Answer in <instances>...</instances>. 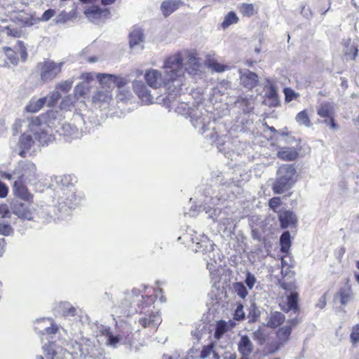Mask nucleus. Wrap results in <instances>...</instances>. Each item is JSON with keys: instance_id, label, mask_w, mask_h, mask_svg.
<instances>
[{"instance_id": "f257e3e1", "label": "nucleus", "mask_w": 359, "mask_h": 359, "mask_svg": "<svg viewBox=\"0 0 359 359\" xmlns=\"http://www.w3.org/2000/svg\"><path fill=\"white\" fill-rule=\"evenodd\" d=\"M299 320L297 318L288 319L286 321L285 316L280 311H273L269 315L266 326L271 329H276V341L267 346L269 353L277 351L291 339L293 330L297 326Z\"/></svg>"}, {"instance_id": "f03ea898", "label": "nucleus", "mask_w": 359, "mask_h": 359, "mask_svg": "<svg viewBox=\"0 0 359 359\" xmlns=\"http://www.w3.org/2000/svg\"><path fill=\"white\" fill-rule=\"evenodd\" d=\"M185 60V70L192 75H196L201 67V59L196 52L184 50L170 55L165 60V67L169 70V75L180 79L182 83L184 71L183 61Z\"/></svg>"}, {"instance_id": "7ed1b4c3", "label": "nucleus", "mask_w": 359, "mask_h": 359, "mask_svg": "<svg viewBox=\"0 0 359 359\" xmlns=\"http://www.w3.org/2000/svg\"><path fill=\"white\" fill-rule=\"evenodd\" d=\"M163 68L165 69V77L163 79L160 71L154 69L147 70L144 74V80L147 85L154 89H158L164 87L169 93H179L181 90L182 83L180 79H177L170 76L168 74L170 69H168L163 64Z\"/></svg>"}, {"instance_id": "20e7f679", "label": "nucleus", "mask_w": 359, "mask_h": 359, "mask_svg": "<svg viewBox=\"0 0 359 359\" xmlns=\"http://www.w3.org/2000/svg\"><path fill=\"white\" fill-rule=\"evenodd\" d=\"M62 63H57L50 60L40 62L36 65V69L43 83L51 81L60 74Z\"/></svg>"}, {"instance_id": "39448f33", "label": "nucleus", "mask_w": 359, "mask_h": 359, "mask_svg": "<svg viewBox=\"0 0 359 359\" xmlns=\"http://www.w3.org/2000/svg\"><path fill=\"white\" fill-rule=\"evenodd\" d=\"M317 114L322 118L323 123L329 126L331 129H337L338 124L335 121V108L333 103L323 102L318 106Z\"/></svg>"}, {"instance_id": "423d86ee", "label": "nucleus", "mask_w": 359, "mask_h": 359, "mask_svg": "<svg viewBox=\"0 0 359 359\" xmlns=\"http://www.w3.org/2000/svg\"><path fill=\"white\" fill-rule=\"evenodd\" d=\"M97 79L101 87L104 90H110V92L116 86L121 88L126 83V81L123 79L118 81V78L114 74L99 73L97 74Z\"/></svg>"}, {"instance_id": "0eeeda50", "label": "nucleus", "mask_w": 359, "mask_h": 359, "mask_svg": "<svg viewBox=\"0 0 359 359\" xmlns=\"http://www.w3.org/2000/svg\"><path fill=\"white\" fill-rule=\"evenodd\" d=\"M133 89L141 102L144 104H151L154 102V97L147 86L142 81H134L132 83Z\"/></svg>"}, {"instance_id": "6e6552de", "label": "nucleus", "mask_w": 359, "mask_h": 359, "mask_svg": "<svg viewBox=\"0 0 359 359\" xmlns=\"http://www.w3.org/2000/svg\"><path fill=\"white\" fill-rule=\"evenodd\" d=\"M14 195L31 204L33 203L34 196L32 194L25 184L23 176H20L15 181L13 187Z\"/></svg>"}, {"instance_id": "1a4fd4ad", "label": "nucleus", "mask_w": 359, "mask_h": 359, "mask_svg": "<svg viewBox=\"0 0 359 359\" xmlns=\"http://www.w3.org/2000/svg\"><path fill=\"white\" fill-rule=\"evenodd\" d=\"M296 142V147H280L277 152V156L285 161H293L297 159L302 150L301 140H297Z\"/></svg>"}, {"instance_id": "9d476101", "label": "nucleus", "mask_w": 359, "mask_h": 359, "mask_svg": "<svg viewBox=\"0 0 359 359\" xmlns=\"http://www.w3.org/2000/svg\"><path fill=\"white\" fill-rule=\"evenodd\" d=\"M299 301V293L297 292H292L287 296L285 303L280 304V307L285 313L292 311L296 314H299L300 312Z\"/></svg>"}, {"instance_id": "9b49d317", "label": "nucleus", "mask_w": 359, "mask_h": 359, "mask_svg": "<svg viewBox=\"0 0 359 359\" xmlns=\"http://www.w3.org/2000/svg\"><path fill=\"white\" fill-rule=\"evenodd\" d=\"M12 212L19 218L27 220L33 219V211L28 205L19 201H14L11 204Z\"/></svg>"}, {"instance_id": "f8f14e48", "label": "nucleus", "mask_w": 359, "mask_h": 359, "mask_svg": "<svg viewBox=\"0 0 359 359\" xmlns=\"http://www.w3.org/2000/svg\"><path fill=\"white\" fill-rule=\"evenodd\" d=\"M277 177L295 184L297 180L295 167L292 164L282 165L277 171Z\"/></svg>"}, {"instance_id": "ddd939ff", "label": "nucleus", "mask_w": 359, "mask_h": 359, "mask_svg": "<svg viewBox=\"0 0 359 359\" xmlns=\"http://www.w3.org/2000/svg\"><path fill=\"white\" fill-rule=\"evenodd\" d=\"M161 321L158 312H151L149 315L140 318L138 322L143 328H151L156 330Z\"/></svg>"}, {"instance_id": "4468645a", "label": "nucleus", "mask_w": 359, "mask_h": 359, "mask_svg": "<svg viewBox=\"0 0 359 359\" xmlns=\"http://www.w3.org/2000/svg\"><path fill=\"white\" fill-rule=\"evenodd\" d=\"M241 85L249 90L257 87L259 84V77L257 74L251 71H247L240 76Z\"/></svg>"}, {"instance_id": "2eb2a0df", "label": "nucleus", "mask_w": 359, "mask_h": 359, "mask_svg": "<svg viewBox=\"0 0 359 359\" xmlns=\"http://www.w3.org/2000/svg\"><path fill=\"white\" fill-rule=\"evenodd\" d=\"M254 345L247 335L241 336L238 343V351L243 356H250L253 352Z\"/></svg>"}, {"instance_id": "dca6fc26", "label": "nucleus", "mask_w": 359, "mask_h": 359, "mask_svg": "<svg viewBox=\"0 0 359 359\" xmlns=\"http://www.w3.org/2000/svg\"><path fill=\"white\" fill-rule=\"evenodd\" d=\"M183 5L180 0H165L161 5V10L165 17L169 16Z\"/></svg>"}, {"instance_id": "f3484780", "label": "nucleus", "mask_w": 359, "mask_h": 359, "mask_svg": "<svg viewBox=\"0 0 359 359\" xmlns=\"http://www.w3.org/2000/svg\"><path fill=\"white\" fill-rule=\"evenodd\" d=\"M278 219L282 228H287L289 226L297 223L296 215L290 210H284L279 213Z\"/></svg>"}, {"instance_id": "a211bd4d", "label": "nucleus", "mask_w": 359, "mask_h": 359, "mask_svg": "<svg viewBox=\"0 0 359 359\" xmlns=\"http://www.w3.org/2000/svg\"><path fill=\"white\" fill-rule=\"evenodd\" d=\"M294 184V183L277 177L272 185V190L275 194H281L290 190Z\"/></svg>"}, {"instance_id": "6ab92c4d", "label": "nucleus", "mask_w": 359, "mask_h": 359, "mask_svg": "<svg viewBox=\"0 0 359 359\" xmlns=\"http://www.w3.org/2000/svg\"><path fill=\"white\" fill-rule=\"evenodd\" d=\"M84 14L88 18H100L102 15L108 16L110 14L109 9H102L97 6H93L84 11Z\"/></svg>"}, {"instance_id": "aec40b11", "label": "nucleus", "mask_w": 359, "mask_h": 359, "mask_svg": "<svg viewBox=\"0 0 359 359\" xmlns=\"http://www.w3.org/2000/svg\"><path fill=\"white\" fill-rule=\"evenodd\" d=\"M46 102V97H41L37 100H31L28 104L26 106L25 109L28 112L36 113L45 105Z\"/></svg>"}, {"instance_id": "412c9836", "label": "nucleus", "mask_w": 359, "mask_h": 359, "mask_svg": "<svg viewBox=\"0 0 359 359\" xmlns=\"http://www.w3.org/2000/svg\"><path fill=\"white\" fill-rule=\"evenodd\" d=\"M112 99L111 92L109 90H98L93 96V103L107 102Z\"/></svg>"}, {"instance_id": "4be33fe9", "label": "nucleus", "mask_w": 359, "mask_h": 359, "mask_svg": "<svg viewBox=\"0 0 359 359\" xmlns=\"http://www.w3.org/2000/svg\"><path fill=\"white\" fill-rule=\"evenodd\" d=\"M358 46L349 41L346 43L344 56L346 60H355L358 55Z\"/></svg>"}, {"instance_id": "5701e85b", "label": "nucleus", "mask_w": 359, "mask_h": 359, "mask_svg": "<svg viewBox=\"0 0 359 359\" xmlns=\"http://www.w3.org/2000/svg\"><path fill=\"white\" fill-rule=\"evenodd\" d=\"M205 65L208 68L211 69L212 71L216 72H224V71L229 69L227 65L221 64L215 60L214 58H208L205 61Z\"/></svg>"}, {"instance_id": "b1692460", "label": "nucleus", "mask_w": 359, "mask_h": 359, "mask_svg": "<svg viewBox=\"0 0 359 359\" xmlns=\"http://www.w3.org/2000/svg\"><path fill=\"white\" fill-rule=\"evenodd\" d=\"M280 251L287 253L291 247V236L289 231H285L280 238Z\"/></svg>"}, {"instance_id": "393cba45", "label": "nucleus", "mask_w": 359, "mask_h": 359, "mask_svg": "<svg viewBox=\"0 0 359 359\" xmlns=\"http://www.w3.org/2000/svg\"><path fill=\"white\" fill-rule=\"evenodd\" d=\"M252 337L257 344L262 346L266 343L269 338V334L263 327H259V328L252 333Z\"/></svg>"}, {"instance_id": "a878e982", "label": "nucleus", "mask_w": 359, "mask_h": 359, "mask_svg": "<svg viewBox=\"0 0 359 359\" xmlns=\"http://www.w3.org/2000/svg\"><path fill=\"white\" fill-rule=\"evenodd\" d=\"M295 120L299 125H304L308 128L312 126L310 117L306 109H304L299 111L296 115Z\"/></svg>"}, {"instance_id": "bb28decb", "label": "nucleus", "mask_w": 359, "mask_h": 359, "mask_svg": "<svg viewBox=\"0 0 359 359\" xmlns=\"http://www.w3.org/2000/svg\"><path fill=\"white\" fill-rule=\"evenodd\" d=\"M34 143V141L31 135L23 133L20 135L19 140V147L20 149H30Z\"/></svg>"}, {"instance_id": "cd10ccee", "label": "nucleus", "mask_w": 359, "mask_h": 359, "mask_svg": "<svg viewBox=\"0 0 359 359\" xmlns=\"http://www.w3.org/2000/svg\"><path fill=\"white\" fill-rule=\"evenodd\" d=\"M144 35L140 29H134L129 35V43L130 46H134L139 44L143 41Z\"/></svg>"}, {"instance_id": "c85d7f7f", "label": "nucleus", "mask_w": 359, "mask_h": 359, "mask_svg": "<svg viewBox=\"0 0 359 359\" xmlns=\"http://www.w3.org/2000/svg\"><path fill=\"white\" fill-rule=\"evenodd\" d=\"M238 11L243 17L248 18L252 16L257 13L253 4L246 3H243L239 6Z\"/></svg>"}, {"instance_id": "c756f323", "label": "nucleus", "mask_w": 359, "mask_h": 359, "mask_svg": "<svg viewBox=\"0 0 359 359\" xmlns=\"http://www.w3.org/2000/svg\"><path fill=\"white\" fill-rule=\"evenodd\" d=\"M339 296L340 302L342 305H345L349 301L351 297V287L348 285L346 287H341L338 292Z\"/></svg>"}, {"instance_id": "7c9ffc66", "label": "nucleus", "mask_w": 359, "mask_h": 359, "mask_svg": "<svg viewBox=\"0 0 359 359\" xmlns=\"http://www.w3.org/2000/svg\"><path fill=\"white\" fill-rule=\"evenodd\" d=\"M266 98L271 101L270 106L277 107L279 105V99L277 90L274 86H271L269 93L266 95Z\"/></svg>"}, {"instance_id": "2f4dec72", "label": "nucleus", "mask_w": 359, "mask_h": 359, "mask_svg": "<svg viewBox=\"0 0 359 359\" xmlns=\"http://www.w3.org/2000/svg\"><path fill=\"white\" fill-rule=\"evenodd\" d=\"M3 50L9 62L13 65H17L19 62L17 53L10 47H4Z\"/></svg>"}, {"instance_id": "473e14b6", "label": "nucleus", "mask_w": 359, "mask_h": 359, "mask_svg": "<svg viewBox=\"0 0 359 359\" xmlns=\"http://www.w3.org/2000/svg\"><path fill=\"white\" fill-rule=\"evenodd\" d=\"M238 18L233 11H231L225 16L224 20L222 24L223 28H226L232 24L237 23Z\"/></svg>"}, {"instance_id": "72a5a7b5", "label": "nucleus", "mask_w": 359, "mask_h": 359, "mask_svg": "<svg viewBox=\"0 0 359 359\" xmlns=\"http://www.w3.org/2000/svg\"><path fill=\"white\" fill-rule=\"evenodd\" d=\"M227 330V323L224 320H219L216 325L215 337L216 339H219Z\"/></svg>"}, {"instance_id": "f704fd0d", "label": "nucleus", "mask_w": 359, "mask_h": 359, "mask_svg": "<svg viewBox=\"0 0 359 359\" xmlns=\"http://www.w3.org/2000/svg\"><path fill=\"white\" fill-rule=\"evenodd\" d=\"M62 306V315L65 317L74 316L76 314V309L68 303H64Z\"/></svg>"}, {"instance_id": "c9c22d12", "label": "nucleus", "mask_w": 359, "mask_h": 359, "mask_svg": "<svg viewBox=\"0 0 359 359\" xmlns=\"http://www.w3.org/2000/svg\"><path fill=\"white\" fill-rule=\"evenodd\" d=\"M20 20L26 26H32L40 22L39 18H36L34 14H27Z\"/></svg>"}, {"instance_id": "e433bc0d", "label": "nucleus", "mask_w": 359, "mask_h": 359, "mask_svg": "<svg viewBox=\"0 0 359 359\" xmlns=\"http://www.w3.org/2000/svg\"><path fill=\"white\" fill-rule=\"evenodd\" d=\"M102 334L108 337L107 344L110 346H115L120 340L118 336H114L109 329H104L102 330Z\"/></svg>"}, {"instance_id": "4c0bfd02", "label": "nucleus", "mask_w": 359, "mask_h": 359, "mask_svg": "<svg viewBox=\"0 0 359 359\" xmlns=\"http://www.w3.org/2000/svg\"><path fill=\"white\" fill-rule=\"evenodd\" d=\"M285 94V100L286 102H290L293 100L298 97L299 94L295 93L294 90L290 88H285L283 90Z\"/></svg>"}, {"instance_id": "58836bf2", "label": "nucleus", "mask_w": 359, "mask_h": 359, "mask_svg": "<svg viewBox=\"0 0 359 359\" xmlns=\"http://www.w3.org/2000/svg\"><path fill=\"white\" fill-rule=\"evenodd\" d=\"M46 356L48 359H53L56 355L57 352L54 348V343H49L46 344L43 347Z\"/></svg>"}, {"instance_id": "ea45409f", "label": "nucleus", "mask_w": 359, "mask_h": 359, "mask_svg": "<svg viewBox=\"0 0 359 359\" xmlns=\"http://www.w3.org/2000/svg\"><path fill=\"white\" fill-rule=\"evenodd\" d=\"M351 341L353 345H356L359 342V325L357 324L352 327L350 334Z\"/></svg>"}, {"instance_id": "a19ab883", "label": "nucleus", "mask_w": 359, "mask_h": 359, "mask_svg": "<svg viewBox=\"0 0 359 359\" xmlns=\"http://www.w3.org/2000/svg\"><path fill=\"white\" fill-rule=\"evenodd\" d=\"M282 204V201L280 197L275 196L269 199V206L274 212H277L278 208Z\"/></svg>"}, {"instance_id": "79ce46f5", "label": "nucleus", "mask_w": 359, "mask_h": 359, "mask_svg": "<svg viewBox=\"0 0 359 359\" xmlns=\"http://www.w3.org/2000/svg\"><path fill=\"white\" fill-rule=\"evenodd\" d=\"M214 344L211 343L209 345L204 346L201 351L200 358L202 359L207 358L212 352H213Z\"/></svg>"}, {"instance_id": "37998d69", "label": "nucleus", "mask_w": 359, "mask_h": 359, "mask_svg": "<svg viewBox=\"0 0 359 359\" xmlns=\"http://www.w3.org/2000/svg\"><path fill=\"white\" fill-rule=\"evenodd\" d=\"M233 318L236 320H242L245 318V313L242 304H239L237 306L233 314Z\"/></svg>"}, {"instance_id": "c03bdc74", "label": "nucleus", "mask_w": 359, "mask_h": 359, "mask_svg": "<svg viewBox=\"0 0 359 359\" xmlns=\"http://www.w3.org/2000/svg\"><path fill=\"white\" fill-rule=\"evenodd\" d=\"M280 287L286 290L290 291V292H296L297 286L294 283V282H282L280 283Z\"/></svg>"}, {"instance_id": "a18cd8bd", "label": "nucleus", "mask_w": 359, "mask_h": 359, "mask_svg": "<svg viewBox=\"0 0 359 359\" xmlns=\"http://www.w3.org/2000/svg\"><path fill=\"white\" fill-rule=\"evenodd\" d=\"M13 233V229L11 225L8 224L1 223L0 224V234L4 236H8Z\"/></svg>"}, {"instance_id": "49530a36", "label": "nucleus", "mask_w": 359, "mask_h": 359, "mask_svg": "<svg viewBox=\"0 0 359 359\" xmlns=\"http://www.w3.org/2000/svg\"><path fill=\"white\" fill-rule=\"evenodd\" d=\"M0 217L1 218H10L11 211L6 204L0 205Z\"/></svg>"}, {"instance_id": "de8ad7c7", "label": "nucleus", "mask_w": 359, "mask_h": 359, "mask_svg": "<svg viewBox=\"0 0 359 359\" xmlns=\"http://www.w3.org/2000/svg\"><path fill=\"white\" fill-rule=\"evenodd\" d=\"M5 29L6 30V34L9 36L19 38L21 36V31L18 29H12L9 27H6Z\"/></svg>"}, {"instance_id": "09e8293b", "label": "nucleus", "mask_w": 359, "mask_h": 359, "mask_svg": "<svg viewBox=\"0 0 359 359\" xmlns=\"http://www.w3.org/2000/svg\"><path fill=\"white\" fill-rule=\"evenodd\" d=\"M55 14V11L53 9L46 10L42 15L41 18H39L40 21H48L53 18Z\"/></svg>"}, {"instance_id": "8fccbe9b", "label": "nucleus", "mask_w": 359, "mask_h": 359, "mask_svg": "<svg viewBox=\"0 0 359 359\" xmlns=\"http://www.w3.org/2000/svg\"><path fill=\"white\" fill-rule=\"evenodd\" d=\"M156 299V297L154 295H147L142 297V304H145L146 306L154 304Z\"/></svg>"}, {"instance_id": "3c124183", "label": "nucleus", "mask_w": 359, "mask_h": 359, "mask_svg": "<svg viewBox=\"0 0 359 359\" xmlns=\"http://www.w3.org/2000/svg\"><path fill=\"white\" fill-rule=\"evenodd\" d=\"M61 95L59 92L54 91L50 95V102L48 103V106L51 107L56 104L58 100L60 98Z\"/></svg>"}, {"instance_id": "603ef678", "label": "nucleus", "mask_w": 359, "mask_h": 359, "mask_svg": "<svg viewBox=\"0 0 359 359\" xmlns=\"http://www.w3.org/2000/svg\"><path fill=\"white\" fill-rule=\"evenodd\" d=\"M74 90L76 95L83 97L86 94L88 89L83 85L79 84L75 87Z\"/></svg>"}, {"instance_id": "864d4df0", "label": "nucleus", "mask_w": 359, "mask_h": 359, "mask_svg": "<svg viewBox=\"0 0 359 359\" xmlns=\"http://www.w3.org/2000/svg\"><path fill=\"white\" fill-rule=\"evenodd\" d=\"M8 193V187L0 181V198H6Z\"/></svg>"}, {"instance_id": "5fc2aeb1", "label": "nucleus", "mask_w": 359, "mask_h": 359, "mask_svg": "<svg viewBox=\"0 0 359 359\" xmlns=\"http://www.w3.org/2000/svg\"><path fill=\"white\" fill-rule=\"evenodd\" d=\"M57 89H60L63 92H68L71 88V85L65 83H61L58 84L56 87Z\"/></svg>"}, {"instance_id": "6e6d98bb", "label": "nucleus", "mask_w": 359, "mask_h": 359, "mask_svg": "<svg viewBox=\"0 0 359 359\" xmlns=\"http://www.w3.org/2000/svg\"><path fill=\"white\" fill-rule=\"evenodd\" d=\"M241 288L240 290H238V294L240 297L244 298L245 297L246 294H247V290L245 289V287L244 286H243L242 285H241Z\"/></svg>"}, {"instance_id": "4d7b16f0", "label": "nucleus", "mask_w": 359, "mask_h": 359, "mask_svg": "<svg viewBox=\"0 0 359 359\" xmlns=\"http://www.w3.org/2000/svg\"><path fill=\"white\" fill-rule=\"evenodd\" d=\"M326 305V296L324 294L320 299V302L318 306L320 309H323Z\"/></svg>"}, {"instance_id": "13d9d810", "label": "nucleus", "mask_w": 359, "mask_h": 359, "mask_svg": "<svg viewBox=\"0 0 359 359\" xmlns=\"http://www.w3.org/2000/svg\"><path fill=\"white\" fill-rule=\"evenodd\" d=\"M240 104L245 111H249L252 109V103H240Z\"/></svg>"}, {"instance_id": "bf43d9fd", "label": "nucleus", "mask_w": 359, "mask_h": 359, "mask_svg": "<svg viewBox=\"0 0 359 359\" xmlns=\"http://www.w3.org/2000/svg\"><path fill=\"white\" fill-rule=\"evenodd\" d=\"M82 79L86 81H89L93 79V76L92 73H85L82 75Z\"/></svg>"}, {"instance_id": "052dcab7", "label": "nucleus", "mask_w": 359, "mask_h": 359, "mask_svg": "<svg viewBox=\"0 0 359 359\" xmlns=\"http://www.w3.org/2000/svg\"><path fill=\"white\" fill-rule=\"evenodd\" d=\"M259 316V314L256 313L255 312L251 316H250L249 322L250 323H255L256 321H257Z\"/></svg>"}, {"instance_id": "680f3d73", "label": "nucleus", "mask_w": 359, "mask_h": 359, "mask_svg": "<svg viewBox=\"0 0 359 359\" xmlns=\"http://www.w3.org/2000/svg\"><path fill=\"white\" fill-rule=\"evenodd\" d=\"M116 0H101V3L104 6L110 5L114 4Z\"/></svg>"}, {"instance_id": "e2e57ef3", "label": "nucleus", "mask_w": 359, "mask_h": 359, "mask_svg": "<svg viewBox=\"0 0 359 359\" xmlns=\"http://www.w3.org/2000/svg\"><path fill=\"white\" fill-rule=\"evenodd\" d=\"M32 123L36 126H39L41 123V117L38 116L36 117L34 119L32 120Z\"/></svg>"}, {"instance_id": "0e129e2a", "label": "nucleus", "mask_w": 359, "mask_h": 359, "mask_svg": "<svg viewBox=\"0 0 359 359\" xmlns=\"http://www.w3.org/2000/svg\"><path fill=\"white\" fill-rule=\"evenodd\" d=\"M254 282H255V279L254 278H252V280L250 279V278H248L247 279V285L250 287H252L254 285Z\"/></svg>"}, {"instance_id": "69168bd1", "label": "nucleus", "mask_w": 359, "mask_h": 359, "mask_svg": "<svg viewBox=\"0 0 359 359\" xmlns=\"http://www.w3.org/2000/svg\"><path fill=\"white\" fill-rule=\"evenodd\" d=\"M29 149H21V150L19 152V155L22 157V158H25L26 156V151H28Z\"/></svg>"}, {"instance_id": "338daca9", "label": "nucleus", "mask_w": 359, "mask_h": 359, "mask_svg": "<svg viewBox=\"0 0 359 359\" xmlns=\"http://www.w3.org/2000/svg\"><path fill=\"white\" fill-rule=\"evenodd\" d=\"M4 177L6 178V179H8V180H11L12 179V175L11 174H9V173H5L4 175Z\"/></svg>"}, {"instance_id": "774afa93", "label": "nucleus", "mask_w": 359, "mask_h": 359, "mask_svg": "<svg viewBox=\"0 0 359 359\" xmlns=\"http://www.w3.org/2000/svg\"><path fill=\"white\" fill-rule=\"evenodd\" d=\"M355 279L359 283V274L355 275Z\"/></svg>"}]
</instances>
